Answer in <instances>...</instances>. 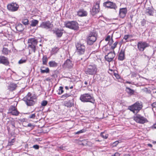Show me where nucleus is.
I'll return each instance as SVG.
<instances>
[{"label":"nucleus","mask_w":156,"mask_h":156,"mask_svg":"<svg viewBox=\"0 0 156 156\" xmlns=\"http://www.w3.org/2000/svg\"><path fill=\"white\" fill-rule=\"evenodd\" d=\"M143 106L141 102L137 101L129 106L128 109L134 113L137 114L142 109Z\"/></svg>","instance_id":"obj_1"},{"label":"nucleus","mask_w":156,"mask_h":156,"mask_svg":"<svg viewBox=\"0 0 156 156\" xmlns=\"http://www.w3.org/2000/svg\"><path fill=\"white\" fill-rule=\"evenodd\" d=\"M80 100L83 102H90L94 103V100L91 95L88 93H85L80 95Z\"/></svg>","instance_id":"obj_2"},{"label":"nucleus","mask_w":156,"mask_h":156,"mask_svg":"<svg viewBox=\"0 0 156 156\" xmlns=\"http://www.w3.org/2000/svg\"><path fill=\"white\" fill-rule=\"evenodd\" d=\"M97 70L98 69L95 65H90L88 66L85 72V73L87 75H93L96 73Z\"/></svg>","instance_id":"obj_3"},{"label":"nucleus","mask_w":156,"mask_h":156,"mask_svg":"<svg viewBox=\"0 0 156 156\" xmlns=\"http://www.w3.org/2000/svg\"><path fill=\"white\" fill-rule=\"evenodd\" d=\"M34 97L32 96L30 93L28 94L23 98V100L26 103L27 106H30L33 105L34 102Z\"/></svg>","instance_id":"obj_4"},{"label":"nucleus","mask_w":156,"mask_h":156,"mask_svg":"<svg viewBox=\"0 0 156 156\" xmlns=\"http://www.w3.org/2000/svg\"><path fill=\"white\" fill-rule=\"evenodd\" d=\"M64 25L66 27L75 30H78L79 28L78 23L74 21L65 22Z\"/></svg>","instance_id":"obj_5"},{"label":"nucleus","mask_w":156,"mask_h":156,"mask_svg":"<svg viewBox=\"0 0 156 156\" xmlns=\"http://www.w3.org/2000/svg\"><path fill=\"white\" fill-rule=\"evenodd\" d=\"M76 52L79 55L83 54L85 51V47L83 44L77 43L76 44Z\"/></svg>","instance_id":"obj_6"},{"label":"nucleus","mask_w":156,"mask_h":156,"mask_svg":"<svg viewBox=\"0 0 156 156\" xmlns=\"http://www.w3.org/2000/svg\"><path fill=\"white\" fill-rule=\"evenodd\" d=\"M97 39L96 35L94 32H91L87 37V43L90 45L92 44Z\"/></svg>","instance_id":"obj_7"},{"label":"nucleus","mask_w":156,"mask_h":156,"mask_svg":"<svg viewBox=\"0 0 156 156\" xmlns=\"http://www.w3.org/2000/svg\"><path fill=\"white\" fill-rule=\"evenodd\" d=\"M19 8V5L16 2L9 4L7 5V9L10 11L14 12L17 11Z\"/></svg>","instance_id":"obj_8"},{"label":"nucleus","mask_w":156,"mask_h":156,"mask_svg":"<svg viewBox=\"0 0 156 156\" xmlns=\"http://www.w3.org/2000/svg\"><path fill=\"white\" fill-rule=\"evenodd\" d=\"M28 42L29 47H30L34 52H35L36 50V46L37 44V41L35 39L32 38L28 40Z\"/></svg>","instance_id":"obj_9"},{"label":"nucleus","mask_w":156,"mask_h":156,"mask_svg":"<svg viewBox=\"0 0 156 156\" xmlns=\"http://www.w3.org/2000/svg\"><path fill=\"white\" fill-rule=\"evenodd\" d=\"M134 120L137 122L144 124L147 122L146 118L140 114H137L133 118Z\"/></svg>","instance_id":"obj_10"},{"label":"nucleus","mask_w":156,"mask_h":156,"mask_svg":"<svg viewBox=\"0 0 156 156\" xmlns=\"http://www.w3.org/2000/svg\"><path fill=\"white\" fill-rule=\"evenodd\" d=\"M149 46V44L145 42L140 41L137 44L138 48L139 51H143L144 49Z\"/></svg>","instance_id":"obj_11"},{"label":"nucleus","mask_w":156,"mask_h":156,"mask_svg":"<svg viewBox=\"0 0 156 156\" xmlns=\"http://www.w3.org/2000/svg\"><path fill=\"white\" fill-rule=\"evenodd\" d=\"M52 26L53 25L49 21H47L42 22L39 27L48 29L51 28Z\"/></svg>","instance_id":"obj_12"},{"label":"nucleus","mask_w":156,"mask_h":156,"mask_svg":"<svg viewBox=\"0 0 156 156\" xmlns=\"http://www.w3.org/2000/svg\"><path fill=\"white\" fill-rule=\"evenodd\" d=\"M104 5L108 8L115 10L117 8L115 3L110 1H107L104 3Z\"/></svg>","instance_id":"obj_13"},{"label":"nucleus","mask_w":156,"mask_h":156,"mask_svg":"<svg viewBox=\"0 0 156 156\" xmlns=\"http://www.w3.org/2000/svg\"><path fill=\"white\" fill-rule=\"evenodd\" d=\"M115 56V54L114 51H113V52H110L107 55H105V58L107 61L110 62L113 60Z\"/></svg>","instance_id":"obj_14"},{"label":"nucleus","mask_w":156,"mask_h":156,"mask_svg":"<svg viewBox=\"0 0 156 156\" xmlns=\"http://www.w3.org/2000/svg\"><path fill=\"white\" fill-rule=\"evenodd\" d=\"M99 3L97 2L94 5L91 11V13L93 15L98 13L99 11Z\"/></svg>","instance_id":"obj_15"},{"label":"nucleus","mask_w":156,"mask_h":156,"mask_svg":"<svg viewBox=\"0 0 156 156\" xmlns=\"http://www.w3.org/2000/svg\"><path fill=\"white\" fill-rule=\"evenodd\" d=\"M8 113H10L12 115L17 116L19 114V112L16 110L15 106H12L9 108Z\"/></svg>","instance_id":"obj_16"},{"label":"nucleus","mask_w":156,"mask_h":156,"mask_svg":"<svg viewBox=\"0 0 156 156\" xmlns=\"http://www.w3.org/2000/svg\"><path fill=\"white\" fill-rule=\"evenodd\" d=\"M0 63L7 66L9 64V62L7 58L3 56H0Z\"/></svg>","instance_id":"obj_17"},{"label":"nucleus","mask_w":156,"mask_h":156,"mask_svg":"<svg viewBox=\"0 0 156 156\" xmlns=\"http://www.w3.org/2000/svg\"><path fill=\"white\" fill-rule=\"evenodd\" d=\"M127 12L126 8H122L120 9L119 12V16L120 17L124 18L126 16Z\"/></svg>","instance_id":"obj_18"},{"label":"nucleus","mask_w":156,"mask_h":156,"mask_svg":"<svg viewBox=\"0 0 156 156\" xmlns=\"http://www.w3.org/2000/svg\"><path fill=\"white\" fill-rule=\"evenodd\" d=\"M63 30H60L58 29H55L53 30L54 33H55L58 37H61L63 33Z\"/></svg>","instance_id":"obj_19"},{"label":"nucleus","mask_w":156,"mask_h":156,"mask_svg":"<svg viewBox=\"0 0 156 156\" xmlns=\"http://www.w3.org/2000/svg\"><path fill=\"white\" fill-rule=\"evenodd\" d=\"M73 64L72 62L69 59H67L64 62L63 66L64 67L68 68H70L72 67Z\"/></svg>","instance_id":"obj_20"},{"label":"nucleus","mask_w":156,"mask_h":156,"mask_svg":"<svg viewBox=\"0 0 156 156\" xmlns=\"http://www.w3.org/2000/svg\"><path fill=\"white\" fill-rule=\"evenodd\" d=\"M87 14L86 11L84 9H80L77 12V15L80 16H86Z\"/></svg>","instance_id":"obj_21"},{"label":"nucleus","mask_w":156,"mask_h":156,"mask_svg":"<svg viewBox=\"0 0 156 156\" xmlns=\"http://www.w3.org/2000/svg\"><path fill=\"white\" fill-rule=\"evenodd\" d=\"M17 87L16 83H11L8 87V89L9 90L12 91L15 90Z\"/></svg>","instance_id":"obj_22"},{"label":"nucleus","mask_w":156,"mask_h":156,"mask_svg":"<svg viewBox=\"0 0 156 156\" xmlns=\"http://www.w3.org/2000/svg\"><path fill=\"white\" fill-rule=\"evenodd\" d=\"M125 58V52L124 51L122 50L119 55L118 59L120 60H123Z\"/></svg>","instance_id":"obj_23"},{"label":"nucleus","mask_w":156,"mask_h":156,"mask_svg":"<svg viewBox=\"0 0 156 156\" xmlns=\"http://www.w3.org/2000/svg\"><path fill=\"white\" fill-rule=\"evenodd\" d=\"M74 103L73 102L69 101H66L65 102V106L68 108H70L73 106Z\"/></svg>","instance_id":"obj_24"},{"label":"nucleus","mask_w":156,"mask_h":156,"mask_svg":"<svg viewBox=\"0 0 156 156\" xmlns=\"http://www.w3.org/2000/svg\"><path fill=\"white\" fill-rule=\"evenodd\" d=\"M16 30L19 32L22 31L24 29L21 23L18 24L16 26Z\"/></svg>","instance_id":"obj_25"},{"label":"nucleus","mask_w":156,"mask_h":156,"mask_svg":"<svg viewBox=\"0 0 156 156\" xmlns=\"http://www.w3.org/2000/svg\"><path fill=\"white\" fill-rule=\"evenodd\" d=\"M59 50V48L58 47H55L52 49L51 51V55L56 54Z\"/></svg>","instance_id":"obj_26"},{"label":"nucleus","mask_w":156,"mask_h":156,"mask_svg":"<svg viewBox=\"0 0 156 156\" xmlns=\"http://www.w3.org/2000/svg\"><path fill=\"white\" fill-rule=\"evenodd\" d=\"M41 72L42 73H48L49 72V69L48 68H44V66H42L41 68Z\"/></svg>","instance_id":"obj_27"},{"label":"nucleus","mask_w":156,"mask_h":156,"mask_svg":"<svg viewBox=\"0 0 156 156\" xmlns=\"http://www.w3.org/2000/svg\"><path fill=\"white\" fill-rule=\"evenodd\" d=\"M31 23L30 24V26L32 27H35L38 23V21L36 20H33L31 21Z\"/></svg>","instance_id":"obj_28"},{"label":"nucleus","mask_w":156,"mask_h":156,"mask_svg":"<svg viewBox=\"0 0 156 156\" xmlns=\"http://www.w3.org/2000/svg\"><path fill=\"white\" fill-rule=\"evenodd\" d=\"M49 66L50 67H55L57 66L58 64L54 61H50L48 63Z\"/></svg>","instance_id":"obj_29"},{"label":"nucleus","mask_w":156,"mask_h":156,"mask_svg":"<svg viewBox=\"0 0 156 156\" xmlns=\"http://www.w3.org/2000/svg\"><path fill=\"white\" fill-rule=\"evenodd\" d=\"M126 90L129 94L130 95L133 94L134 92L133 90H132L130 88L128 87H126Z\"/></svg>","instance_id":"obj_30"},{"label":"nucleus","mask_w":156,"mask_h":156,"mask_svg":"<svg viewBox=\"0 0 156 156\" xmlns=\"http://www.w3.org/2000/svg\"><path fill=\"white\" fill-rule=\"evenodd\" d=\"M48 58L46 56H43L42 58V63L43 65H46L48 62Z\"/></svg>","instance_id":"obj_31"},{"label":"nucleus","mask_w":156,"mask_h":156,"mask_svg":"<svg viewBox=\"0 0 156 156\" xmlns=\"http://www.w3.org/2000/svg\"><path fill=\"white\" fill-rule=\"evenodd\" d=\"M3 54L4 55H7L9 54V51L7 48H4L2 51Z\"/></svg>","instance_id":"obj_32"},{"label":"nucleus","mask_w":156,"mask_h":156,"mask_svg":"<svg viewBox=\"0 0 156 156\" xmlns=\"http://www.w3.org/2000/svg\"><path fill=\"white\" fill-rule=\"evenodd\" d=\"M22 23L25 25H28L29 24V20L27 19H24L23 20Z\"/></svg>","instance_id":"obj_33"},{"label":"nucleus","mask_w":156,"mask_h":156,"mask_svg":"<svg viewBox=\"0 0 156 156\" xmlns=\"http://www.w3.org/2000/svg\"><path fill=\"white\" fill-rule=\"evenodd\" d=\"M58 94L60 95L63 92V87H60L58 90Z\"/></svg>","instance_id":"obj_34"},{"label":"nucleus","mask_w":156,"mask_h":156,"mask_svg":"<svg viewBox=\"0 0 156 156\" xmlns=\"http://www.w3.org/2000/svg\"><path fill=\"white\" fill-rule=\"evenodd\" d=\"M70 96V95L69 94H65L62 95L61 97V98H63V99H66L67 98L69 97Z\"/></svg>","instance_id":"obj_35"},{"label":"nucleus","mask_w":156,"mask_h":156,"mask_svg":"<svg viewBox=\"0 0 156 156\" xmlns=\"http://www.w3.org/2000/svg\"><path fill=\"white\" fill-rule=\"evenodd\" d=\"M100 135L104 139H107L108 137V135L105 134V135H104V133L101 132V133Z\"/></svg>","instance_id":"obj_36"},{"label":"nucleus","mask_w":156,"mask_h":156,"mask_svg":"<svg viewBox=\"0 0 156 156\" xmlns=\"http://www.w3.org/2000/svg\"><path fill=\"white\" fill-rule=\"evenodd\" d=\"M15 140L14 139H12L11 141H9L8 145L11 146L13 144V143L14 142Z\"/></svg>","instance_id":"obj_37"},{"label":"nucleus","mask_w":156,"mask_h":156,"mask_svg":"<svg viewBox=\"0 0 156 156\" xmlns=\"http://www.w3.org/2000/svg\"><path fill=\"white\" fill-rule=\"evenodd\" d=\"M118 44V42H115L113 45L111 46V48L112 50H114L115 48L116 47Z\"/></svg>","instance_id":"obj_38"},{"label":"nucleus","mask_w":156,"mask_h":156,"mask_svg":"<svg viewBox=\"0 0 156 156\" xmlns=\"http://www.w3.org/2000/svg\"><path fill=\"white\" fill-rule=\"evenodd\" d=\"M36 116L35 114L34 113L30 115H29L28 118L30 119H34L35 118Z\"/></svg>","instance_id":"obj_39"},{"label":"nucleus","mask_w":156,"mask_h":156,"mask_svg":"<svg viewBox=\"0 0 156 156\" xmlns=\"http://www.w3.org/2000/svg\"><path fill=\"white\" fill-rule=\"evenodd\" d=\"M26 61V60L25 59H21L18 62V63L19 64H22L25 63Z\"/></svg>","instance_id":"obj_40"},{"label":"nucleus","mask_w":156,"mask_h":156,"mask_svg":"<svg viewBox=\"0 0 156 156\" xmlns=\"http://www.w3.org/2000/svg\"><path fill=\"white\" fill-rule=\"evenodd\" d=\"M85 131L84 129H82V130H81L78 132H77L75 133V134H79L80 133H83L84 132H85Z\"/></svg>","instance_id":"obj_41"},{"label":"nucleus","mask_w":156,"mask_h":156,"mask_svg":"<svg viewBox=\"0 0 156 156\" xmlns=\"http://www.w3.org/2000/svg\"><path fill=\"white\" fill-rule=\"evenodd\" d=\"M48 102L46 101H43L41 103V104L42 106H45L47 104Z\"/></svg>","instance_id":"obj_42"},{"label":"nucleus","mask_w":156,"mask_h":156,"mask_svg":"<svg viewBox=\"0 0 156 156\" xmlns=\"http://www.w3.org/2000/svg\"><path fill=\"white\" fill-rule=\"evenodd\" d=\"M147 13L149 15L151 16L152 15L153 12L152 10H149L147 12Z\"/></svg>","instance_id":"obj_43"},{"label":"nucleus","mask_w":156,"mask_h":156,"mask_svg":"<svg viewBox=\"0 0 156 156\" xmlns=\"http://www.w3.org/2000/svg\"><path fill=\"white\" fill-rule=\"evenodd\" d=\"M141 24L142 26H144L146 24V21L145 20L143 19L141 22Z\"/></svg>","instance_id":"obj_44"},{"label":"nucleus","mask_w":156,"mask_h":156,"mask_svg":"<svg viewBox=\"0 0 156 156\" xmlns=\"http://www.w3.org/2000/svg\"><path fill=\"white\" fill-rule=\"evenodd\" d=\"M113 75L115 77H116V78H119V76L117 73H115L114 72H113Z\"/></svg>","instance_id":"obj_45"},{"label":"nucleus","mask_w":156,"mask_h":156,"mask_svg":"<svg viewBox=\"0 0 156 156\" xmlns=\"http://www.w3.org/2000/svg\"><path fill=\"white\" fill-rule=\"evenodd\" d=\"M33 147L36 149H38L39 148V146L37 145H35L33 146Z\"/></svg>","instance_id":"obj_46"},{"label":"nucleus","mask_w":156,"mask_h":156,"mask_svg":"<svg viewBox=\"0 0 156 156\" xmlns=\"http://www.w3.org/2000/svg\"><path fill=\"white\" fill-rule=\"evenodd\" d=\"M110 38V36L109 35L105 39V40L106 41H108L109 40Z\"/></svg>","instance_id":"obj_47"},{"label":"nucleus","mask_w":156,"mask_h":156,"mask_svg":"<svg viewBox=\"0 0 156 156\" xmlns=\"http://www.w3.org/2000/svg\"><path fill=\"white\" fill-rule=\"evenodd\" d=\"M152 106L153 107L156 108V101L152 104Z\"/></svg>","instance_id":"obj_48"},{"label":"nucleus","mask_w":156,"mask_h":156,"mask_svg":"<svg viewBox=\"0 0 156 156\" xmlns=\"http://www.w3.org/2000/svg\"><path fill=\"white\" fill-rule=\"evenodd\" d=\"M129 38V35H125L124 37V39H125V40H126L128 39V38Z\"/></svg>","instance_id":"obj_49"},{"label":"nucleus","mask_w":156,"mask_h":156,"mask_svg":"<svg viewBox=\"0 0 156 156\" xmlns=\"http://www.w3.org/2000/svg\"><path fill=\"white\" fill-rule=\"evenodd\" d=\"M59 148L61 149L65 150L66 149V147L63 146H61L59 147Z\"/></svg>","instance_id":"obj_50"},{"label":"nucleus","mask_w":156,"mask_h":156,"mask_svg":"<svg viewBox=\"0 0 156 156\" xmlns=\"http://www.w3.org/2000/svg\"><path fill=\"white\" fill-rule=\"evenodd\" d=\"M71 79H72V80L70 81L71 82H72L73 84L75 83L76 82L74 80V79L73 78Z\"/></svg>","instance_id":"obj_51"},{"label":"nucleus","mask_w":156,"mask_h":156,"mask_svg":"<svg viewBox=\"0 0 156 156\" xmlns=\"http://www.w3.org/2000/svg\"><path fill=\"white\" fill-rule=\"evenodd\" d=\"M119 143V142L118 141H116L113 144H114V145L115 146H116Z\"/></svg>","instance_id":"obj_52"},{"label":"nucleus","mask_w":156,"mask_h":156,"mask_svg":"<svg viewBox=\"0 0 156 156\" xmlns=\"http://www.w3.org/2000/svg\"><path fill=\"white\" fill-rule=\"evenodd\" d=\"M151 128H152V129H156V124H154V125H153V126L151 127Z\"/></svg>","instance_id":"obj_53"},{"label":"nucleus","mask_w":156,"mask_h":156,"mask_svg":"<svg viewBox=\"0 0 156 156\" xmlns=\"http://www.w3.org/2000/svg\"><path fill=\"white\" fill-rule=\"evenodd\" d=\"M120 154L118 152L115 153L114 154V156H119Z\"/></svg>","instance_id":"obj_54"},{"label":"nucleus","mask_w":156,"mask_h":156,"mask_svg":"<svg viewBox=\"0 0 156 156\" xmlns=\"http://www.w3.org/2000/svg\"><path fill=\"white\" fill-rule=\"evenodd\" d=\"M27 126L29 127H32L33 126L31 124L29 123L28 124Z\"/></svg>","instance_id":"obj_55"},{"label":"nucleus","mask_w":156,"mask_h":156,"mask_svg":"<svg viewBox=\"0 0 156 156\" xmlns=\"http://www.w3.org/2000/svg\"><path fill=\"white\" fill-rule=\"evenodd\" d=\"M11 125L13 127H15V124L14 123L12 122Z\"/></svg>","instance_id":"obj_56"},{"label":"nucleus","mask_w":156,"mask_h":156,"mask_svg":"<svg viewBox=\"0 0 156 156\" xmlns=\"http://www.w3.org/2000/svg\"><path fill=\"white\" fill-rule=\"evenodd\" d=\"M65 88L66 90H68V89H69V87H68V86H66V87H65Z\"/></svg>","instance_id":"obj_57"},{"label":"nucleus","mask_w":156,"mask_h":156,"mask_svg":"<svg viewBox=\"0 0 156 156\" xmlns=\"http://www.w3.org/2000/svg\"><path fill=\"white\" fill-rule=\"evenodd\" d=\"M148 146H149L151 147H152V145L151 144H148Z\"/></svg>","instance_id":"obj_58"},{"label":"nucleus","mask_w":156,"mask_h":156,"mask_svg":"<svg viewBox=\"0 0 156 156\" xmlns=\"http://www.w3.org/2000/svg\"><path fill=\"white\" fill-rule=\"evenodd\" d=\"M73 88V85H72L69 88L70 89H72Z\"/></svg>","instance_id":"obj_59"},{"label":"nucleus","mask_w":156,"mask_h":156,"mask_svg":"<svg viewBox=\"0 0 156 156\" xmlns=\"http://www.w3.org/2000/svg\"><path fill=\"white\" fill-rule=\"evenodd\" d=\"M84 84H85V85H87V81H85L84 82Z\"/></svg>","instance_id":"obj_60"},{"label":"nucleus","mask_w":156,"mask_h":156,"mask_svg":"<svg viewBox=\"0 0 156 156\" xmlns=\"http://www.w3.org/2000/svg\"><path fill=\"white\" fill-rule=\"evenodd\" d=\"M95 141H96L100 142V140H95Z\"/></svg>","instance_id":"obj_61"},{"label":"nucleus","mask_w":156,"mask_h":156,"mask_svg":"<svg viewBox=\"0 0 156 156\" xmlns=\"http://www.w3.org/2000/svg\"><path fill=\"white\" fill-rule=\"evenodd\" d=\"M48 80V79H47V80H47V81H48V80Z\"/></svg>","instance_id":"obj_62"},{"label":"nucleus","mask_w":156,"mask_h":156,"mask_svg":"<svg viewBox=\"0 0 156 156\" xmlns=\"http://www.w3.org/2000/svg\"><path fill=\"white\" fill-rule=\"evenodd\" d=\"M127 83H130L129 82H127Z\"/></svg>","instance_id":"obj_63"},{"label":"nucleus","mask_w":156,"mask_h":156,"mask_svg":"<svg viewBox=\"0 0 156 156\" xmlns=\"http://www.w3.org/2000/svg\"><path fill=\"white\" fill-rule=\"evenodd\" d=\"M40 46H41V44H40L39 45Z\"/></svg>","instance_id":"obj_64"}]
</instances>
